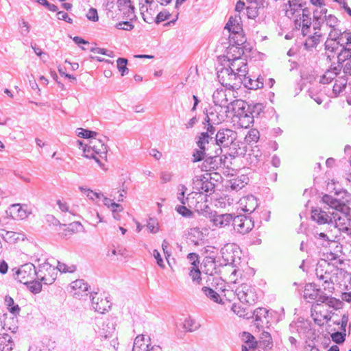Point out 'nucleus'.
<instances>
[{
    "instance_id": "obj_51",
    "label": "nucleus",
    "mask_w": 351,
    "mask_h": 351,
    "mask_svg": "<svg viewBox=\"0 0 351 351\" xmlns=\"http://www.w3.org/2000/svg\"><path fill=\"white\" fill-rule=\"evenodd\" d=\"M214 158L209 157L206 159L202 164V170L205 171H209L212 170L216 169L215 166H212L213 165Z\"/></svg>"
},
{
    "instance_id": "obj_6",
    "label": "nucleus",
    "mask_w": 351,
    "mask_h": 351,
    "mask_svg": "<svg viewBox=\"0 0 351 351\" xmlns=\"http://www.w3.org/2000/svg\"><path fill=\"white\" fill-rule=\"evenodd\" d=\"M37 273L36 268L32 264H25L22 265L16 272L15 278L24 285L36 280Z\"/></svg>"
},
{
    "instance_id": "obj_45",
    "label": "nucleus",
    "mask_w": 351,
    "mask_h": 351,
    "mask_svg": "<svg viewBox=\"0 0 351 351\" xmlns=\"http://www.w3.org/2000/svg\"><path fill=\"white\" fill-rule=\"evenodd\" d=\"M209 134L208 132H202L199 136L197 145L199 149L206 150V145L209 143Z\"/></svg>"
},
{
    "instance_id": "obj_44",
    "label": "nucleus",
    "mask_w": 351,
    "mask_h": 351,
    "mask_svg": "<svg viewBox=\"0 0 351 351\" xmlns=\"http://www.w3.org/2000/svg\"><path fill=\"white\" fill-rule=\"evenodd\" d=\"M50 341L40 342L30 347L29 351H49Z\"/></svg>"
},
{
    "instance_id": "obj_42",
    "label": "nucleus",
    "mask_w": 351,
    "mask_h": 351,
    "mask_svg": "<svg viewBox=\"0 0 351 351\" xmlns=\"http://www.w3.org/2000/svg\"><path fill=\"white\" fill-rule=\"evenodd\" d=\"M351 59V50L343 49L337 56L338 64H342Z\"/></svg>"
},
{
    "instance_id": "obj_63",
    "label": "nucleus",
    "mask_w": 351,
    "mask_h": 351,
    "mask_svg": "<svg viewBox=\"0 0 351 351\" xmlns=\"http://www.w3.org/2000/svg\"><path fill=\"white\" fill-rule=\"evenodd\" d=\"M172 174L170 171H165L161 172L160 178L163 182H168L171 180Z\"/></svg>"
},
{
    "instance_id": "obj_55",
    "label": "nucleus",
    "mask_w": 351,
    "mask_h": 351,
    "mask_svg": "<svg viewBox=\"0 0 351 351\" xmlns=\"http://www.w3.org/2000/svg\"><path fill=\"white\" fill-rule=\"evenodd\" d=\"M176 210L179 214L185 217H191L193 215V212L184 206H179Z\"/></svg>"
},
{
    "instance_id": "obj_18",
    "label": "nucleus",
    "mask_w": 351,
    "mask_h": 351,
    "mask_svg": "<svg viewBox=\"0 0 351 351\" xmlns=\"http://www.w3.org/2000/svg\"><path fill=\"white\" fill-rule=\"evenodd\" d=\"M229 69L238 75L243 80L247 72L246 60L241 58L235 60L230 61Z\"/></svg>"
},
{
    "instance_id": "obj_29",
    "label": "nucleus",
    "mask_w": 351,
    "mask_h": 351,
    "mask_svg": "<svg viewBox=\"0 0 351 351\" xmlns=\"http://www.w3.org/2000/svg\"><path fill=\"white\" fill-rule=\"evenodd\" d=\"M128 256V251L122 247H112L108 250L107 256L113 261H119Z\"/></svg>"
},
{
    "instance_id": "obj_46",
    "label": "nucleus",
    "mask_w": 351,
    "mask_h": 351,
    "mask_svg": "<svg viewBox=\"0 0 351 351\" xmlns=\"http://www.w3.org/2000/svg\"><path fill=\"white\" fill-rule=\"evenodd\" d=\"M117 69L121 72L122 76L128 73L127 67L128 60L125 58H119L117 60Z\"/></svg>"
},
{
    "instance_id": "obj_31",
    "label": "nucleus",
    "mask_w": 351,
    "mask_h": 351,
    "mask_svg": "<svg viewBox=\"0 0 351 351\" xmlns=\"http://www.w3.org/2000/svg\"><path fill=\"white\" fill-rule=\"evenodd\" d=\"M195 184L197 185L199 193H212L214 192V184L208 180L204 181L203 179L201 178L195 181Z\"/></svg>"
},
{
    "instance_id": "obj_64",
    "label": "nucleus",
    "mask_w": 351,
    "mask_h": 351,
    "mask_svg": "<svg viewBox=\"0 0 351 351\" xmlns=\"http://www.w3.org/2000/svg\"><path fill=\"white\" fill-rule=\"evenodd\" d=\"M87 17L88 19L92 20L93 21H96L98 20V14L97 12L95 9H90L88 14Z\"/></svg>"
},
{
    "instance_id": "obj_17",
    "label": "nucleus",
    "mask_w": 351,
    "mask_h": 351,
    "mask_svg": "<svg viewBox=\"0 0 351 351\" xmlns=\"http://www.w3.org/2000/svg\"><path fill=\"white\" fill-rule=\"evenodd\" d=\"M40 278L46 285L52 284L57 278V271L51 265L44 266L39 270Z\"/></svg>"
},
{
    "instance_id": "obj_38",
    "label": "nucleus",
    "mask_w": 351,
    "mask_h": 351,
    "mask_svg": "<svg viewBox=\"0 0 351 351\" xmlns=\"http://www.w3.org/2000/svg\"><path fill=\"white\" fill-rule=\"evenodd\" d=\"M183 327L186 331L192 332L199 327V324L195 319L189 317L185 319L183 323Z\"/></svg>"
},
{
    "instance_id": "obj_12",
    "label": "nucleus",
    "mask_w": 351,
    "mask_h": 351,
    "mask_svg": "<svg viewBox=\"0 0 351 351\" xmlns=\"http://www.w3.org/2000/svg\"><path fill=\"white\" fill-rule=\"evenodd\" d=\"M307 10H302V13L294 19V25L296 29H301L303 36H306L310 32L312 23L311 17Z\"/></svg>"
},
{
    "instance_id": "obj_60",
    "label": "nucleus",
    "mask_w": 351,
    "mask_h": 351,
    "mask_svg": "<svg viewBox=\"0 0 351 351\" xmlns=\"http://www.w3.org/2000/svg\"><path fill=\"white\" fill-rule=\"evenodd\" d=\"M331 338L335 343H341L345 341V335L341 332H337L331 335Z\"/></svg>"
},
{
    "instance_id": "obj_21",
    "label": "nucleus",
    "mask_w": 351,
    "mask_h": 351,
    "mask_svg": "<svg viewBox=\"0 0 351 351\" xmlns=\"http://www.w3.org/2000/svg\"><path fill=\"white\" fill-rule=\"evenodd\" d=\"M88 290V285L84 280L77 279L69 285V292L73 295H83Z\"/></svg>"
},
{
    "instance_id": "obj_59",
    "label": "nucleus",
    "mask_w": 351,
    "mask_h": 351,
    "mask_svg": "<svg viewBox=\"0 0 351 351\" xmlns=\"http://www.w3.org/2000/svg\"><path fill=\"white\" fill-rule=\"evenodd\" d=\"M319 304H316V305L313 306V307L311 309V315L313 317L314 321L315 322H317L318 324H320V322H322V318H321V317H319L318 315V311H319Z\"/></svg>"
},
{
    "instance_id": "obj_23",
    "label": "nucleus",
    "mask_w": 351,
    "mask_h": 351,
    "mask_svg": "<svg viewBox=\"0 0 351 351\" xmlns=\"http://www.w3.org/2000/svg\"><path fill=\"white\" fill-rule=\"evenodd\" d=\"M151 345V339L143 335H138L134 341L132 351H147Z\"/></svg>"
},
{
    "instance_id": "obj_27",
    "label": "nucleus",
    "mask_w": 351,
    "mask_h": 351,
    "mask_svg": "<svg viewBox=\"0 0 351 351\" xmlns=\"http://www.w3.org/2000/svg\"><path fill=\"white\" fill-rule=\"evenodd\" d=\"M311 218L319 224L332 222L331 215H328L325 211L321 209H313L311 211Z\"/></svg>"
},
{
    "instance_id": "obj_3",
    "label": "nucleus",
    "mask_w": 351,
    "mask_h": 351,
    "mask_svg": "<svg viewBox=\"0 0 351 351\" xmlns=\"http://www.w3.org/2000/svg\"><path fill=\"white\" fill-rule=\"evenodd\" d=\"M84 156L95 160L99 167H104L106 162L107 147L103 141L95 137L85 144Z\"/></svg>"
},
{
    "instance_id": "obj_47",
    "label": "nucleus",
    "mask_w": 351,
    "mask_h": 351,
    "mask_svg": "<svg viewBox=\"0 0 351 351\" xmlns=\"http://www.w3.org/2000/svg\"><path fill=\"white\" fill-rule=\"evenodd\" d=\"M125 193L126 192L123 189H116L111 192V194L110 195L112 197H113V199L117 200L118 202H122L123 200Z\"/></svg>"
},
{
    "instance_id": "obj_33",
    "label": "nucleus",
    "mask_w": 351,
    "mask_h": 351,
    "mask_svg": "<svg viewBox=\"0 0 351 351\" xmlns=\"http://www.w3.org/2000/svg\"><path fill=\"white\" fill-rule=\"evenodd\" d=\"M259 343L264 349L270 350L273 347V341L271 335L267 332H263L259 339Z\"/></svg>"
},
{
    "instance_id": "obj_49",
    "label": "nucleus",
    "mask_w": 351,
    "mask_h": 351,
    "mask_svg": "<svg viewBox=\"0 0 351 351\" xmlns=\"http://www.w3.org/2000/svg\"><path fill=\"white\" fill-rule=\"evenodd\" d=\"M202 289L205 294L208 295L210 299L213 300L215 302H221V300L219 301V295L213 289L206 287H203Z\"/></svg>"
},
{
    "instance_id": "obj_48",
    "label": "nucleus",
    "mask_w": 351,
    "mask_h": 351,
    "mask_svg": "<svg viewBox=\"0 0 351 351\" xmlns=\"http://www.w3.org/2000/svg\"><path fill=\"white\" fill-rule=\"evenodd\" d=\"M259 139V132L258 130H250L245 136V140L248 143H256Z\"/></svg>"
},
{
    "instance_id": "obj_14",
    "label": "nucleus",
    "mask_w": 351,
    "mask_h": 351,
    "mask_svg": "<svg viewBox=\"0 0 351 351\" xmlns=\"http://www.w3.org/2000/svg\"><path fill=\"white\" fill-rule=\"evenodd\" d=\"M234 43L226 49L225 57L228 62L241 58L244 53L243 48L241 47V45L244 43H241L240 39L234 40Z\"/></svg>"
},
{
    "instance_id": "obj_2",
    "label": "nucleus",
    "mask_w": 351,
    "mask_h": 351,
    "mask_svg": "<svg viewBox=\"0 0 351 351\" xmlns=\"http://www.w3.org/2000/svg\"><path fill=\"white\" fill-rule=\"evenodd\" d=\"M227 112L232 113V122L233 125L240 128H247L253 123V117L241 100L231 102L227 106Z\"/></svg>"
},
{
    "instance_id": "obj_26",
    "label": "nucleus",
    "mask_w": 351,
    "mask_h": 351,
    "mask_svg": "<svg viewBox=\"0 0 351 351\" xmlns=\"http://www.w3.org/2000/svg\"><path fill=\"white\" fill-rule=\"evenodd\" d=\"M242 302L233 304L232 311L239 317L249 319L252 317V311L249 306H244Z\"/></svg>"
},
{
    "instance_id": "obj_19",
    "label": "nucleus",
    "mask_w": 351,
    "mask_h": 351,
    "mask_svg": "<svg viewBox=\"0 0 351 351\" xmlns=\"http://www.w3.org/2000/svg\"><path fill=\"white\" fill-rule=\"evenodd\" d=\"M238 204L242 211L251 213L257 206V200L253 195H246L239 199Z\"/></svg>"
},
{
    "instance_id": "obj_39",
    "label": "nucleus",
    "mask_w": 351,
    "mask_h": 351,
    "mask_svg": "<svg viewBox=\"0 0 351 351\" xmlns=\"http://www.w3.org/2000/svg\"><path fill=\"white\" fill-rule=\"evenodd\" d=\"M319 301L322 303H327L329 306L335 308H340L341 306V302L339 300H337L334 298H328L325 295H322L319 298Z\"/></svg>"
},
{
    "instance_id": "obj_43",
    "label": "nucleus",
    "mask_w": 351,
    "mask_h": 351,
    "mask_svg": "<svg viewBox=\"0 0 351 351\" xmlns=\"http://www.w3.org/2000/svg\"><path fill=\"white\" fill-rule=\"evenodd\" d=\"M141 13L144 21L147 23H151L156 19V13L153 10V9L151 7L149 8H147L146 10H142Z\"/></svg>"
},
{
    "instance_id": "obj_32",
    "label": "nucleus",
    "mask_w": 351,
    "mask_h": 351,
    "mask_svg": "<svg viewBox=\"0 0 351 351\" xmlns=\"http://www.w3.org/2000/svg\"><path fill=\"white\" fill-rule=\"evenodd\" d=\"M242 339L245 343L244 346H247L250 351H254V350L257 348L258 341L256 340L255 337L247 332H243L242 333Z\"/></svg>"
},
{
    "instance_id": "obj_1",
    "label": "nucleus",
    "mask_w": 351,
    "mask_h": 351,
    "mask_svg": "<svg viewBox=\"0 0 351 351\" xmlns=\"http://www.w3.org/2000/svg\"><path fill=\"white\" fill-rule=\"evenodd\" d=\"M322 202L332 210L331 214L332 222L335 223L336 228L341 231H348L351 228V209L349 206L350 195L343 193L341 195L336 193L335 195L325 194L322 197Z\"/></svg>"
},
{
    "instance_id": "obj_11",
    "label": "nucleus",
    "mask_w": 351,
    "mask_h": 351,
    "mask_svg": "<svg viewBox=\"0 0 351 351\" xmlns=\"http://www.w3.org/2000/svg\"><path fill=\"white\" fill-rule=\"evenodd\" d=\"M117 15L123 19L132 20L135 18V8L130 0H117Z\"/></svg>"
},
{
    "instance_id": "obj_40",
    "label": "nucleus",
    "mask_w": 351,
    "mask_h": 351,
    "mask_svg": "<svg viewBox=\"0 0 351 351\" xmlns=\"http://www.w3.org/2000/svg\"><path fill=\"white\" fill-rule=\"evenodd\" d=\"M62 273H73L76 270L75 265L59 261L56 268Z\"/></svg>"
},
{
    "instance_id": "obj_56",
    "label": "nucleus",
    "mask_w": 351,
    "mask_h": 351,
    "mask_svg": "<svg viewBox=\"0 0 351 351\" xmlns=\"http://www.w3.org/2000/svg\"><path fill=\"white\" fill-rule=\"evenodd\" d=\"M146 227H147V230H149V232H150L152 233H156L158 230V226L157 222L152 219H150L148 221V222L146 225Z\"/></svg>"
},
{
    "instance_id": "obj_53",
    "label": "nucleus",
    "mask_w": 351,
    "mask_h": 351,
    "mask_svg": "<svg viewBox=\"0 0 351 351\" xmlns=\"http://www.w3.org/2000/svg\"><path fill=\"white\" fill-rule=\"evenodd\" d=\"M205 151L206 150L199 148V149H195L193 154V162H197L202 160L206 154Z\"/></svg>"
},
{
    "instance_id": "obj_50",
    "label": "nucleus",
    "mask_w": 351,
    "mask_h": 351,
    "mask_svg": "<svg viewBox=\"0 0 351 351\" xmlns=\"http://www.w3.org/2000/svg\"><path fill=\"white\" fill-rule=\"evenodd\" d=\"M78 136L82 138H88L90 141L92 138L97 137V133L94 131L81 128L78 133Z\"/></svg>"
},
{
    "instance_id": "obj_4",
    "label": "nucleus",
    "mask_w": 351,
    "mask_h": 351,
    "mask_svg": "<svg viewBox=\"0 0 351 351\" xmlns=\"http://www.w3.org/2000/svg\"><path fill=\"white\" fill-rule=\"evenodd\" d=\"M218 79L222 86L230 89L238 88L243 82L239 75L234 74L228 68L219 71Z\"/></svg>"
},
{
    "instance_id": "obj_61",
    "label": "nucleus",
    "mask_w": 351,
    "mask_h": 351,
    "mask_svg": "<svg viewBox=\"0 0 351 351\" xmlns=\"http://www.w3.org/2000/svg\"><path fill=\"white\" fill-rule=\"evenodd\" d=\"M188 258L190 261L192 267H197L199 264V256L195 253H190L188 255Z\"/></svg>"
},
{
    "instance_id": "obj_13",
    "label": "nucleus",
    "mask_w": 351,
    "mask_h": 351,
    "mask_svg": "<svg viewBox=\"0 0 351 351\" xmlns=\"http://www.w3.org/2000/svg\"><path fill=\"white\" fill-rule=\"evenodd\" d=\"M234 228L241 234L248 233L254 227V222L249 217L238 215L233 219Z\"/></svg>"
},
{
    "instance_id": "obj_8",
    "label": "nucleus",
    "mask_w": 351,
    "mask_h": 351,
    "mask_svg": "<svg viewBox=\"0 0 351 351\" xmlns=\"http://www.w3.org/2000/svg\"><path fill=\"white\" fill-rule=\"evenodd\" d=\"M225 28L228 29V31L232 33V36L230 37L231 40H234L237 38L240 39L241 43H245V39L241 32L242 27L240 17L231 16L229 19Z\"/></svg>"
},
{
    "instance_id": "obj_36",
    "label": "nucleus",
    "mask_w": 351,
    "mask_h": 351,
    "mask_svg": "<svg viewBox=\"0 0 351 351\" xmlns=\"http://www.w3.org/2000/svg\"><path fill=\"white\" fill-rule=\"evenodd\" d=\"M80 190L84 193L88 198L93 201H97L103 197V194L100 192L94 191L85 187H80Z\"/></svg>"
},
{
    "instance_id": "obj_15",
    "label": "nucleus",
    "mask_w": 351,
    "mask_h": 351,
    "mask_svg": "<svg viewBox=\"0 0 351 351\" xmlns=\"http://www.w3.org/2000/svg\"><path fill=\"white\" fill-rule=\"evenodd\" d=\"M1 234L6 242L15 245H21L26 239L25 234L19 232L1 230Z\"/></svg>"
},
{
    "instance_id": "obj_24",
    "label": "nucleus",
    "mask_w": 351,
    "mask_h": 351,
    "mask_svg": "<svg viewBox=\"0 0 351 351\" xmlns=\"http://www.w3.org/2000/svg\"><path fill=\"white\" fill-rule=\"evenodd\" d=\"M304 298L308 302L319 301V298L322 295H319V289L311 283L306 285L304 289Z\"/></svg>"
},
{
    "instance_id": "obj_10",
    "label": "nucleus",
    "mask_w": 351,
    "mask_h": 351,
    "mask_svg": "<svg viewBox=\"0 0 351 351\" xmlns=\"http://www.w3.org/2000/svg\"><path fill=\"white\" fill-rule=\"evenodd\" d=\"M304 4L303 0H287V3L283 6L285 15L289 19H294L301 14V11L305 10L302 9Z\"/></svg>"
},
{
    "instance_id": "obj_5",
    "label": "nucleus",
    "mask_w": 351,
    "mask_h": 351,
    "mask_svg": "<svg viewBox=\"0 0 351 351\" xmlns=\"http://www.w3.org/2000/svg\"><path fill=\"white\" fill-rule=\"evenodd\" d=\"M236 291L241 302L246 303L250 306L254 305L257 301L258 297L255 289L247 284H241Z\"/></svg>"
},
{
    "instance_id": "obj_20",
    "label": "nucleus",
    "mask_w": 351,
    "mask_h": 351,
    "mask_svg": "<svg viewBox=\"0 0 351 351\" xmlns=\"http://www.w3.org/2000/svg\"><path fill=\"white\" fill-rule=\"evenodd\" d=\"M342 263L340 257L338 254L333 253L330 251H327L324 254V258L321 262L319 263L316 269V273L319 275V270L322 271V267H324L326 265L332 264H341Z\"/></svg>"
},
{
    "instance_id": "obj_35",
    "label": "nucleus",
    "mask_w": 351,
    "mask_h": 351,
    "mask_svg": "<svg viewBox=\"0 0 351 351\" xmlns=\"http://www.w3.org/2000/svg\"><path fill=\"white\" fill-rule=\"evenodd\" d=\"M246 8L248 18L254 19L258 14V9L263 6V3H247Z\"/></svg>"
},
{
    "instance_id": "obj_41",
    "label": "nucleus",
    "mask_w": 351,
    "mask_h": 351,
    "mask_svg": "<svg viewBox=\"0 0 351 351\" xmlns=\"http://www.w3.org/2000/svg\"><path fill=\"white\" fill-rule=\"evenodd\" d=\"M5 304L8 311L14 315H17L20 312V308L18 304H15L14 300L11 297H6L5 299Z\"/></svg>"
},
{
    "instance_id": "obj_25",
    "label": "nucleus",
    "mask_w": 351,
    "mask_h": 351,
    "mask_svg": "<svg viewBox=\"0 0 351 351\" xmlns=\"http://www.w3.org/2000/svg\"><path fill=\"white\" fill-rule=\"evenodd\" d=\"M232 220L233 217L232 215L222 214L214 215L212 219V222L215 227L221 228L229 226Z\"/></svg>"
},
{
    "instance_id": "obj_7",
    "label": "nucleus",
    "mask_w": 351,
    "mask_h": 351,
    "mask_svg": "<svg viewBox=\"0 0 351 351\" xmlns=\"http://www.w3.org/2000/svg\"><path fill=\"white\" fill-rule=\"evenodd\" d=\"M92 305L95 311L102 314L108 311L111 303L104 293L95 292L92 295Z\"/></svg>"
},
{
    "instance_id": "obj_34",
    "label": "nucleus",
    "mask_w": 351,
    "mask_h": 351,
    "mask_svg": "<svg viewBox=\"0 0 351 351\" xmlns=\"http://www.w3.org/2000/svg\"><path fill=\"white\" fill-rule=\"evenodd\" d=\"M322 38V34L318 32H315L313 35L309 36L304 43V46L306 49L315 47L319 43Z\"/></svg>"
},
{
    "instance_id": "obj_57",
    "label": "nucleus",
    "mask_w": 351,
    "mask_h": 351,
    "mask_svg": "<svg viewBox=\"0 0 351 351\" xmlns=\"http://www.w3.org/2000/svg\"><path fill=\"white\" fill-rule=\"evenodd\" d=\"M190 276L193 278V280H201V272L199 269L198 266L197 267H191L190 270Z\"/></svg>"
},
{
    "instance_id": "obj_9",
    "label": "nucleus",
    "mask_w": 351,
    "mask_h": 351,
    "mask_svg": "<svg viewBox=\"0 0 351 351\" xmlns=\"http://www.w3.org/2000/svg\"><path fill=\"white\" fill-rule=\"evenodd\" d=\"M237 138V132L228 128L219 130L216 134V142L217 145L223 147L230 146Z\"/></svg>"
},
{
    "instance_id": "obj_37",
    "label": "nucleus",
    "mask_w": 351,
    "mask_h": 351,
    "mask_svg": "<svg viewBox=\"0 0 351 351\" xmlns=\"http://www.w3.org/2000/svg\"><path fill=\"white\" fill-rule=\"evenodd\" d=\"M57 205L62 213L68 214V215L71 217L75 216V213L73 210L69 207L68 203L64 199H58Z\"/></svg>"
},
{
    "instance_id": "obj_30",
    "label": "nucleus",
    "mask_w": 351,
    "mask_h": 351,
    "mask_svg": "<svg viewBox=\"0 0 351 351\" xmlns=\"http://www.w3.org/2000/svg\"><path fill=\"white\" fill-rule=\"evenodd\" d=\"M14 345V342L8 334H0V351H12Z\"/></svg>"
},
{
    "instance_id": "obj_16",
    "label": "nucleus",
    "mask_w": 351,
    "mask_h": 351,
    "mask_svg": "<svg viewBox=\"0 0 351 351\" xmlns=\"http://www.w3.org/2000/svg\"><path fill=\"white\" fill-rule=\"evenodd\" d=\"M31 213L25 204H14L9 208V213L14 219H24Z\"/></svg>"
},
{
    "instance_id": "obj_28",
    "label": "nucleus",
    "mask_w": 351,
    "mask_h": 351,
    "mask_svg": "<svg viewBox=\"0 0 351 351\" xmlns=\"http://www.w3.org/2000/svg\"><path fill=\"white\" fill-rule=\"evenodd\" d=\"M248 182V177L244 174L234 177L229 180L230 188L237 191L243 189L246 184H247Z\"/></svg>"
},
{
    "instance_id": "obj_62",
    "label": "nucleus",
    "mask_w": 351,
    "mask_h": 351,
    "mask_svg": "<svg viewBox=\"0 0 351 351\" xmlns=\"http://www.w3.org/2000/svg\"><path fill=\"white\" fill-rule=\"evenodd\" d=\"M170 14L167 12H160L156 15V19L157 22L164 21L169 19Z\"/></svg>"
},
{
    "instance_id": "obj_54",
    "label": "nucleus",
    "mask_w": 351,
    "mask_h": 351,
    "mask_svg": "<svg viewBox=\"0 0 351 351\" xmlns=\"http://www.w3.org/2000/svg\"><path fill=\"white\" fill-rule=\"evenodd\" d=\"M27 285H29V290L32 293H37L40 292L42 289V285H41L40 282H39L38 281H36V280H34L32 282L28 283Z\"/></svg>"
},
{
    "instance_id": "obj_22",
    "label": "nucleus",
    "mask_w": 351,
    "mask_h": 351,
    "mask_svg": "<svg viewBox=\"0 0 351 351\" xmlns=\"http://www.w3.org/2000/svg\"><path fill=\"white\" fill-rule=\"evenodd\" d=\"M82 228L83 227L80 222L73 221L68 225L66 223L60 224L59 231L64 236H70L80 232Z\"/></svg>"
},
{
    "instance_id": "obj_52",
    "label": "nucleus",
    "mask_w": 351,
    "mask_h": 351,
    "mask_svg": "<svg viewBox=\"0 0 351 351\" xmlns=\"http://www.w3.org/2000/svg\"><path fill=\"white\" fill-rule=\"evenodd\" d=\"M269 311L265 308H258L255 311L254 314L256 316V322L262 321V318H266Z\"/></svg>"
},
{
    "instance_id": "obj_58",
    "label": "nucleus",
    "mask_w": 351,
    "mask_h": 351,
    "mask_svg": "<svg viewBox=\"0 0 351 351\" xmlns=\"http://www.w3.org/2000/svg\"><path fill=\"white\" fill-rule=\"evenodd\" d=\"M335 73L333 71H328L322 76L321 82L324 84H328L333 79Z\"/></svg>"
}]
</instances>
